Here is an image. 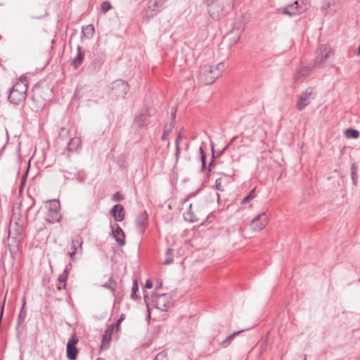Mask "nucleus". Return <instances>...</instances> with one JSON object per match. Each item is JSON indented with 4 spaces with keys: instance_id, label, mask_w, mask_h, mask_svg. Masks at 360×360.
<instances>
[{
    "instance_id": "obj_31",
    "label": "nucleus",
    "mask_w": 360,
    "mask_h": 360,
    "mask_svg": "<svg viewBox=\"0 0 360 360\" xmlns=\"http://www.w3.org/2000/svg\"><path fill=\"white\" fill-rule=\"evenodd\" d=\"M351 172H352V182L354 185H356L357 184V179H358V176H357V167L356 166L355 164H353L352 165V167H351Z\"/></svg>"
},
{
    "instance_id": "obj_46",
    "label": "nucleus",
    "mask_w": 360,
    "mask_h": 360,
    "mask_svg": "<svg viewBox=\"0 0 360 360\" xmlns=\"http://www.w3.org/2000/svg\"><path fill=\"white\" fill-rule=\"evenodd\" d=\"M153 287V283L151 282V281L150 280H147L146 281V284H145V288H148V289H150Z\"/></svg>"
},
{
    "instance_id": "obj_28",
    "label": "nucleus",
    "mask_w": 360,
    "mask_h": 360,
    "mask_svg": "<svg viewBox=\"0 0 360 360\" xmlns=\"http://www.w3.org/2000/svg\"><path fill=\"white\" fill-rule=\"evenodd\" d=\"M345 136L350 139H357L359 136V132L355 129H347L345 130Z\"/></svg>"
},
{
    "instance_id": "obj_51",
    "label": "nucleus",
    "mask_w": 360,
    "mask_h": 360,
    "mask_svg": "<svg viewBox=\"0 0 360 360\" xmlns=\"http://www.w3.org/2000/svg\"><path fill=\"white\" fill-rule=\"evenodd\" d=\"M162 286V283H158V284L156 285V287H155V288H156V289H158V288H160Z\"/></svg>"
},
{
    "instance_id": "obj_32",
    "label": "nucleus",
    "mask_w": 360,
    "mask_h": 360,
    "mask_svg": "<svg viewBox=\"0 0 360 360\" xmlns=\"http://www.w3.org/2000/svg\"><path fill=\"white\" fill-rule=\"evenodd\" d=\"M255 188L253 190H252L246 196H245L242 200H241V204H245L247 202H248L249 201H250L251 200H252L255 195Z\"/></svg>"
},
{
    "instance_id": "obj_8",
    "label": "nucleus",
    "mask_w": 360,
    "mask_h": 360,
    "mask_svg": "<svg viewBox=\"0 0 360 360\" xmlns=\"http://www.w3.org/2000/svg\"><path fill=\"white\" fill-rule=\"evenodd\" d=\"M268 221V216L266 212H263L252 219L250 227L254 231H259L267 225Z\"/></svg>"
},
{
    "instance_id": "obj_56",
    "label": "nucleus",
    "mask_w": 360,
    "mask_h": 360,
    "mask_svg": "<svg viewBox=\"0 0 360 360\" xmlns=\"http://www.w3.org/2000/svg\"><path fill=\"white\" fill-rule=\"evenodd\" d=\"M217 200L219 201V199H220V195H219V193H217Z\"/></svg>"
},
{
    "instance_id": "obj_5",
    "label": "nucleus",
    "mask_w": 360,
    "mask_h": 360,
    "mask_svg": "<svg viewBox=\"0 0 360 360\" xmlns=\"http://www.w3.org/2000/svg\"><path fill=\"white\" fill-rule=\"evenodd\" d=\"M316 97V93L315 92L314 88L308 87L299 96L296 103L297 109L300 111L304 110Z\"/></svg>"
},
{
    "instance_id": "obj_24",
    "label": "nucleus",
    "mask_w": 360,
    "mask_h": 360,
    "mask_svg": "<svg viewBox=\"0 0 360 360\" xmlns=\"http://www.w3.org/2000/svg\"><path fill=\"white\" fill-rule=\"evenodd\" d=\"M174 126V123L173 121H172L169 124H166L165 125L163 134L161 137L162 141L167 140V137H168L169 134L171 133V131H172Z\"/></svg>"
},
{
    "instance_id": "obj_50",
    "label": "nucleus",
    "mask_w": 360,
    "mask_h": 360,
    "mask_svg": "<svg viewBox=\"0 0 360 360\" xmlns=\"http://www.w3.org/2000/svg\"><path fill=\"white\" fill-rule=\"evenodd\" d=\"M237 139H238V136H234V137H233V138L230 140L229 143L227 145H229V146H231V144H232V143H233V142H234Z\"/></svg>"
},
{
    "instance_id": "obj_38",
    "label": "nucleus",
    "mask_w": 360,
    "mask_h": 360,
    "mask_svg": "<svg viewBox=\"0 0 360 360\" xmlns=\"http://www.w3.org/2000/svg\"><path fill=\"white\" fill-rule=\"evenodd\" d=\"M216 71L219 72V76L225 69V65L224 63H219L216 66H214Z\"/></svg>"
},
{
    "instance_id": "obj_7",
    "label": "nucleus",
    "mask_w": 360,
    "mask_h": 360,
    "mask_svg": "<svg viewBox=\"0 0 360 360\" xmlns=\"http://www.w3.org/2000/svg\"><path fill=\"white\" fill-rule=\"evenodd\" d=\"M78 338L75 334H72L68 340L66 345V355L69 360H75L77 357L79 350L77 347Z\"/></svg>"
},
{
    "instance_id": "obj_43",
    "label": "nucleus",
    "mask_w": 360,
    "mask_h": 360,
    "mask_svg": "<svg viewBox=\"0 0 360 360\" xmlns=\"http://www.w3.org/2000/svg\"><path fill=\"white\" fill-rule=\"evenodd\" d=\"M197 193H198V191L189 193L187 195V197L184 200V202H186V201H188L191 198L194 197Z\"/></svg>"
},
{
    "instance_id": "obj_44",
    "label": "nucleus",
    "mask_w": 360,
    "mask_h": 360,
    "mask_svg": "<svg viewBox=\"0 0 360 360\" xmlns=\"http://www.w3.org/2000/svg\"><path fill=\"white\" fill-rule=\"evenodd\" d=\"M176 151H175V158L176 161H178L179 156H180V147H175Z\"/></svg>"
},
{
    "instance_id": "obj_29",
    "label": "nucleus",
    "mask_w": 360,
    "mask_h": 360,
    "mask_svg": "<svg viewBox=\"0 0 360 360\" xmlns=\"http://www.w3.org/2000/svg\"><path fill=\"white\" fill-rule=\"evenodd\" d=\"M200 160H201V165H202L201 169L204 170L206 168L207 155L202 146L200 147Z\"/></svg>"
},
{
    "instance_id": "obj_34",
    "label": "nucleus",
    "mask_w": 360,
    "mask_h": 360,
    "mask_svg": "<svg viewBox=\"0 0 360 360\" xmlns=\"http://www.w3.org/2000/svg\"><path fill=\"white\" fill-rule=\"evenodd\" d=\"M77 179L79 182H83L86 177V173L83 170H79L75 174Z\"/></svg>"
},
{
    "instance_id": "obj_35",
    "label": "nucleus",
    "mask_w": 360,
    "mask_h": 360,
    "mask_svg": "<svg viewBox=\"0 0 360 360\" xmlns=\"http://www.w3.org/2000/svg\"><path fill=\"white\" fill-rule=\"evenodd\" d=\"M112 6L110 2L104 1L101 5V10L103 13H107L109 10H110Z\"/></svg>"
},
{
    "instance_id": "obj_48",
    "label": "nucleus",
    "mask_w": 360,
    "mask_h": 360,
    "mask_svg": "<svg viewBox=\"0 0 360 360\" xmlns=\"http://www.w3.org/2000/svg\"><path fill=\"white\" fill-rule=\"evenodd\" d=\"M173 262V259L170 258V259H165L164 262H163V264H170L171 263H172Z\"/></svg>"
},
{
    "instance_id": "obj_57",
    "label": "nucleus",
    "mask_w": 360,
    "mask_h": 360,
    "mask_svg": "<svg viewBox=\"0 0 360 360\" xmlns=\"http://www.w3.org/2000/svg\"><path fill=\"white\" fill-rule=\"evenodd\" d=\"M31 207H32V206L29 207H28V209H27V210H30V209H31Z\"/></svg>"
},
{
    "instance_id": "obj_12",
    "label": "nucleus",
    "mask_w": 360,
    "mask_h": 360,
    "mask_svg": "<svg viewBox=\"0 0 360 360\" xmlns=\"http://www.w3.org/2000/svg\"><path fill=\"white\" fill-rule=\"evenodd\" d=\"M156 308L167 311L170 307L169 296L166 293L158 295L155 300Z\"/></svg>"
},
{
    "instance_id": "obj_26",
    "label": "nucleus",
    "mask_w": 360,
    "mask_h": 360,
    "mask_svg": "<svg viewBox=\"0 0 360 360\" xmlns=\"http://www.w3.org/2000/svg\"><path fill=\"white\" fill-rule=\"evenodd\" d=\"M138 290H139L138 281L136 279H134L133 281V285H132V288H131V299L139 300L141 298V297L136 294Z\"/></svg>"
},
{
    "instance_id": "obj_49",
    "label": "nucleus",
    "mask_w": 360,
    "mask_h": 360,
    "mask_svg": "<svg viewBox=\"0 0 360 360\" xmlns=\"http://www.w3.org/2000/svg\"><path fill=\"white\" fill-rule=\"evenodd\" d=\"M77 251L72 250V252H69V255L72 260H74V255L76 254Z\"/></svg>"
},
{
    "instance_id": "obj_22",
    "label": "nucleus",
    "mask_w": 360,
    "mask_h": 360,
    "mask_svg": "<svg viewBox=\"0 0 360 360\" xmlns=\"http://www.w3.org/2000/svg\"><path fill=\"white\" fill-rule=\"evenodd\" d=\"M243 331H245L244 329L236 331V332L233 333L232 334L229 335L226 339H224L221 342V346L224 348L227 347L231 344V341L233 340V338L236 337V335H238L239 333H240Z\"/></svg>"
},
{
    "instance_id": "obj_17",
    "label": "nucleus",
    "mask_w": 360,
    "mask_h": 360,
    "mask_svg": "<svg viewBox=\"0 0 360 360\" xmlns=\"http://www.w3.org/2000/svg\"><path fill=\"white\" fill-rule=\"evenodd\" d=\"M110 214L116 221H122L124 218L123 206L120 204L115 205L110 210Z\"/></svg>"
},
{
    "instance_id": "obj_10",
    "label": "nucleus",
    "mask_w": 360,
    "mask_h": 360,
    "mask_svg": "<svg viewBox=\"0 0 360 360\" xmlns=\"http://www.w3.org/2000/svg\"><path fill=\"white\" fill-rule=\"evenodd\" d=\"M150 114L149 109L146 108L141 110L134 120V124L138 127H145L150 124L149 117Z\"/></svg>"
},
{
    "instance_id": "obj_36",
    "label": "nucleus",
    "mask_w": 360,
    "mask_h": 360,
    "mask_svg": "<svg viewBox=\"0 0 360 360\" xmlns=\"http://www.w3.org/2000/svg\"><path fill=\"white\" fill-rule=\"evenodd\" d=\"M82 242L79 239H73L72 240V249L77 251V248L82 249Z\"/></svg>"
},
{
    "instance_id": "obj_6",
    "label": "nucleus",
    "mask_w": 360,
    "mask_h": 360,
    "mask_svg": "<svg viewBox=\"0 0 360 360\" xmlns=\"http://www.w3.org/2000/svg\"><path fill=\"white\" fill-rule=\"evenodd\" d=\"M219 0H203L207 8V12L214 20H219L224 15V6L219 3Z\"/></svg>"
},
{
    "instance_id": "obj_41",
    "label": "nucleus",
    "mask_w": 360,
    "mask_h": 360,
    "mask_svg": "<svg viewBox=\"0 0 360 360\" xmlns=\"http://www.w3.org/2000/svg\"><path fill=\"white\" fill-rule=\"evenodd\" d=\"M212 159H211V161L209 164V171L211 170V167L213 166L214 165V159L215 158L214 156V145L212 143Z\"/></svg>"
},
{
    "instance_id": "obj_14",
    "label": "nucleus",
    "mask_w": 360,
    "mask_h": 360,
    "mask_svg": "<svg viewBox=\"0 0 360 360\" xmlns=\"http://www.w3.org/2000/svg\"><path fill=\"white\" fill-rule=\"evenodd\" d=\"M302 12V8L300 6L298 1L288 5L283 10V13L289 16H293Z\"/></svg>"
},
{
    "instance_id": "obj_42",
    "label": "nucleus",
    "mask_w": 360,
    "mask_h": 360,
    "mask_svg": "<svg viewBox=\"0 0 360 360\" xmlns=\"http://www.w3.org/2000/svg\"><path fill=\"white\" fill-rule=\"evenodd\" d=\"M122 198L120 196V193H115L112 195V200L114 201H120Z\"/></svg>"
},
{
    "instance_id": "obj_20",
    "label": "nucleus",
    "mask_w": 360,
    "mask_h": 360,
    "mask_svg": "<svg viewBox=\"0 0 360 360\" xmlns=\"http://www.w3.org/2000/svg\"><path fill=\"white\" fill-rule=\"evenodd\" d=\"M81 148V141L79 139L75 137L70 139L67 146L68 151H77Z\"/></svg>"
},
{
    "instance_id": "obj_2",
    "label": "nucleus",
    "mask_w": 360,
    "mask_h": 360,
    "mask_svg": "<svg viewBox=\"0 0 360 360\" xmlns=\"http://www.w3.org/2000/svg\"><path fill=\"white\" fill-rule=\"evenodd\" d=\"M334 58V51L328 44H321L316 51L314 59L315 66L321 68L326 63L332 62Z\"/></svg>"
},
{
    "instance_id": "obj_40",
    "label": "nucleus",
    "mask_w": 360,
    "mask_h": 360,
    "mask_svg": "<svg viewBox=\"0 0 360 360\" xmlns=\"http://www.w3.org/2000/svg\"><path fill=\"white\" fill-rule=\"evenodd\" d=\"M125 315L124 314H122L120 316V318L117 320L115 325H114V328L115 327L117 330H119V327L121 324V323L124 320Z\"/></svg>"
},
{
    "instance_id": "obj_30",
    "label": "nucleus",
    "mask_w": 360,
    "mask_h": 360,
    "mask_svg": "<svg viewBox=\"0 0 360 360\" xmlns=\"http://www.w3.org/2000/svg\"><path fill=\"white\" fill-rule=\"evenodd\" d=\"M311 68L307 66L301 67L298 70V75L301 77H307L310 75Z\"/></svg>"
},
{
    "instance_id": "obj_9",
    "label": "nucleus",
    "mask_w": 360,
    "mask_h": 360,
    "mask_svg": "<svg viewBox=\"0 0 360 360\" xmlns=\"http://www.w3.org/2000/svg\"><path fill=\"white\" fill-rule=\"evenodd\" d=\"M135 225L138 233L141 236L143 235L148 225V216L146 210L136 216Z\"/></svg>"
},
{
    "instance_id": "obj_27",
    "label": "nucleus",
    "mask_w": 360,
    "mask_h": 360,
    "mask_svg": "<svg viewBox=\"0 0 360 360\" xmlns=\"http://www.w3.org/2000/svg\"><path fill=\"white\" fill-rule=\"evenodd\" d=\"M167 0H150V7L155 11L162 8Z\"/></svg>"
},
{
    "instance_id": "obj_23",
    "label": "nucleus",
    "mask_w": 360,
    "mask_h": 360,
    "mask_svg": "<svg viewBox=\"0 0 360 360\" xmlns=\"http://www.w3.org/2000/svg\"><path fill=\"white\" fill-rule=\"evenodd\" d=\"M82 35L86 38H91L94 33V27L93 25L90 24L86 25L85 27L82 28Z\"/></svg>"
},
{
    "instance_id": "obj_16",
    "label": "nucleus",
    "mask_w": 360,
    "mask_h": 360,
    "mask_svg": "<svg viewBox=\"0 0 360 360\" xmlns=\"http://www.w3.org/2000/svg\"><path fill=\"white\" fill-rule=\"evenodd\" d=\"M72 268V264H69L65 266L63 272L59 275L58 278V284L57 285L58 289H65L67 285V279L69 274V271Z\"/></svg>"
},
{
    "instance_id": "obj_1",
    "label": "nucleus",
    "mask_w": 360,
    "mask_h": 360,
    "mask_svg": "<svg viewBox=\"0 0 360 360\" xmlns=\"http://www.w3.org/2000/svg\"><path fill=\"white\" fill-rule=\"evenodd\" d=\"M28 89V82L27 77L22 75L20 77L8 94V101L14 105H20L24 102L27 98V91Z\"/></svg>"
},
{
    "instance_id": "obj_47",
    "label": "nucleus",
    "mask_w": 360,
    "mask_h": 360,
    "mask_svg": "<svg viewBox=\"0 0 360 360\" xmlns=\"http://www.w3.org/2000/svg\"><path fill=\"white\" fill-rule=\"evenodd\" d=\"M229 147V145H226L222 150L218 152V155H222Z\"/></svg>"
},
{
    "instance_id": "obj_33",
    "label": "nucleus",
    "mask_w": 360,
    "mask_h": 360,
    "mask_svg": "<svg viewBox=\"0 0 360 360\" xmlns=\"http://www.w3.org/2000/svg\"><path fill=\"white\" fill-rule=\"evenodd\" d=\"M70 136V131L65 127H62L59 131V137L62 139H67Z\"/></svg>"
},
{
    "instance_id": "obj_11",
    "label": "nucleus",
    "mask_w": 360,
    "mask_h": 360,
    "mask_svg": "<svg viewBox=\"0 0 360 360\" xmlns=\"http://www.w3.org/2000/svg\"><path fill=\"white\" fill-rule=\"evenodd\" d=\"M111 232L116 242L120 246L125 245V234L121 227L117 224H111Z\"/></svg>"
},
{
    "instance_id": "obj_45",
    "label": "nucleus",
    "mask_w": 360,
    "mask_h": 360,
    "mask_svg": "<svg viewBox=\"0 0 360 360\" xmlns=\"http://www.w3.org/2000/svg\"><path fill=\"white\" fill-rule=\"evenodd\" d=\"M181 139V134H179L175 140V147H180L179 143H180Z\"/></svg>"
},
{
    "instance_id": "obj_52",
    "label": "nucleus",
    "mask_w": 360,
    "mask_h": 360,
    "mask_svg": "<svg viewBox=\"0 0 360 360\" xmlns=\"http://www.w3.org/2000/svg\"><path fill=\"white\" fill-rule=\"evenodd\" d=\"M356 55L360 56V46L357 49Z\"/></svg>"
},
{
    "instance_id": "obj_21",
    "label": "nucleus",
    "mask_w": 360,
    "mask_h": 360,
    "mask_svg": "<svg viewBox=\"0 0 360 360\" xmlns=\"http://www.w3.org/2000/svg\"><path fill=\"white\" fill-rule=\"evenodd\" d=\"M192 204H190L187 212L184 213V218L186 221L191 223L196 222L198 221L197 217L192 212Z\"/></svg>"
},
{
    "instance_id": "obj_39",
    "label": "nucleus",
    "mask_w": 360,
    "mask_h": 360,
    "mask_svg": "<svg viewBox=\"0 0 360 360\" xmlns=\"http://www.w3.org/2000/svg\"><path fill=\"white\" fill-rule=\"evenodd\" d=\"M153 360H167V354L165 352H161L155 356Z\"/></svg>"
},
{
    "instance_id": "obj_3",
    "label": "nucleus",
    "mask_w": 360,
    "mask_h": 360,
    "mask_svg": "<svg viewBox=\"0 0 360 360\" xmlns=\"http://www.w3.org/2000/svg\"><path fill=\"white\" fill-rule=\"evenodd\" d=\"M129 89V84L122 79H117L110 84V96L112 99L124 98Z\"/></svg>"
},
{
    "instance_id": "obj_19",
    "label": "nucleus",
    "mask_w": 360,
    "mask_h": 360,
    "mask_svg": "<svg viewBox=\"0 0 360 360\" xmlns=\"http://www.w3.org/2000/svg\"><path fill=\"white\" fill-rule=\"evenodd\" d=\"M24 226L22 224H20L18 221H15L14 224L11 221L10 229H9V235L14 234V238L21 235L23 233Z\"/></svg>"
},
{
    "instance_id": "obj_53",
    "label": "nucleus",
    "mask_w": 360,
    "mask_h": 360,
    "mask_svg": "<svg viewBox=\"0 0 360 360\" xmlns=\"http://www.w3.org/2000/svg\"><path fill=\"white\" fill-rule=\"evenodd\" d=\"M143 297H144V300L146 302V300L148 299V296L147 295H146L145 293L143 295Z\"/></svg>"
},
{
    "instance_id": "obj_13",
    "label": "nucleus",
    "mask_w": 360,
    "mask_h": 360,
    "mask_svg": "<svg viewBox=\"0 0 360 360\" xmlns=\"http://www.w3.org/2000/svg\"><path fill=\"white\" fill-rule=\"evenodd\" d=\"M25 300L24 299L22 305L21 307V309L20 310V312H19V314H18V319H17L15 330H16L18 336H20L21 335L22 331L25 328L23 324L25 323V318L27 316V312H26V311H25Z\"/></svg>"
},
{
    "instance_id": "obj_25",
    "label": "nucleus",
    "mask_w": 360,
    "mask_h": 360,
    "mask_svg": "<svg viewBox=\"0 0 360 360\" xmlns=\"http://www.w3.org/2000/svg\"><path fill=\"white\" fill-rule=\"evenodd\" d=\"M102 287L104 288L109 289L114 295L116 290V282L113 280L112 277H110L107 282L102 285Z\"/></svg>"
},
{
    "instance_id": "obj_4",
    "label": "nucleus",
    "mask_w": 360,
    "mask_h": 360,
    "mask_svg": "<svg viewBox=\"0 0 360 360\" xmlns=\"http://www.w3.org/2000/svg\"><path fill=\"white\" fill-rule=\"evenodd\" d=\"M219 77V72L215 70L214 65H204L200 68V81L205 85L214 83Z\"/></svg>"
},
{
    "instance_id": "obj_55",
    "label": "nucleus",
    "mask_w": 360,
    "mask_h": 360,
    "mask_svg": "<svg viewBox=\"0 0 360 360\" xmlns=\"http://www.w3.org/2000/svg\"><path fill=\"white\" fill-rule=\"evenodd\" d=\"M175 113H176V111L172 112V116L173 117V119L175 118Z\"/></svg>"
},
{
    "instance_id": "obj_54",
    "label": "nucleus",
    "mask_w": 360,
    "mask_h": 360,
    "mask_svg": "<svg viewBox=\"0 0 360 360\" xmlns=\"http://www.w3.org/2000/svg\"><path fill=\"white\" fill-rule=\"evenodd\" d=\"M170 252H171V249L168 248V249H167L166 254L169 255L170 253Z\"/></svg>"
},
{
    "instance_id": "obj_18",
    "label": "nucleus",
    "mask_w": 360,
    "mask_h": 360,
    "mask_svg": "<svg viewBox=\"0 0 360 360\" xmlns=\"http://www.w3.org/2000/svg\"><path fill=\"white\" fill-rule=\"evenodd\" d=\"M84 54L85 51L82 50L79 45H78L77 47V56L72 61V65L75 69H77L82 65Z\"/></svg>"
},
{
    "instance_id": "obj_37",
    "label": "nucleus",
    "mask_w": 360,
    "mask_h": 360,
    "mask_svg": "<svg viewBox=\"0 0 360 360\" xmlns=\"http://www.w3.org/2000/svg\"><path fill=\"white\" fill-rule=\"evenodd\" d=\"M221 182H222L221 178H218V179H216V181H215V188L217 191H223L224 190V187L222 186Z\"/></svg>"
},
{
    "instance_id": "obj_15",
    "label": "nucleus",
    "mask_w": 360,
    "mask_h": 360,
    "mask_svg": "<svg viewBox=\"0 0 360 360\" xmlns=\"http://www.w3.org/2000/svg\"><path fill=\"white\" fill-rule=\"evenodd\" d=\"M114 330V324H111L108 326L106 329L104 331V333L102 336V342L101 347H104L105 349L108 348L110 340L112 339V335Z\"/></svg>"
}]
</instances>
